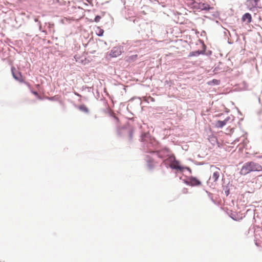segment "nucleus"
<instances>
[{"mask_svg":"<svg viewBox=\"0 0 262 262\" xmlns=\"http://www.w3.org/2000/svg\"><path fill=\"white\" fill-rule=\"evenodd\" d=\"M185 184L191 186H198L201 185V182L196 177L193 176L187 177V178L183 180Z\"/></svg>","mask_w":262,"mask_h":262,"instance_id":"nucleus-4","label":"nucleus"},{"mask_svg":"<svg viewBox=\"0 0 262 262\" xmlns=\"http://www.w3.org/2000/svg\"><path fill=\"white\" fill-rule=\"evenodd\" d=\"M78 109L84 113H89V109L84 105L81 104L78 107Z\"/></svg>","mask_w":262,"mask_h":262,"instance_id":"nucleus-14","label":"nucleus"},{"mask_svg":"<svg viewBox=\"0 0 262 262\" xmlns=\"http://www.w3.org/2000/svg\"><path fill=\"white\" fill-rule=\"evenodd\" d=\"M186 191H187V189H184V191H183V192L184 193H186Z\"/></svg>","mask_w":262,"mask_h":262,"instance_id":"nucleus-33","label":"nucleus"},{"mask_svg":"<svg viewBox=\"0 0 262 262\" xmlns=\"http://www.w3.org/2000/svg\"><path fill=\"white\" fill-rule=\"evenodd\" d=\"M48 99L50 100L53 101L54 100V97H48Z\"/></svg>","mask_w":262,"mask_h":262,"instance_id":"nucleus-28","label":"nucleus"},{"mask_svg":"<svg viewBox=\"0 0 262 262\" xmlns=\"http://www.w3.org/2000/svg\"><path fill=\"white\" fill-rule=\"evenodd\" d=\"M184 167V170L185 169H186L189 174H191L192 173V170L189 167H187V166H183Z\"/></svg>","mask_w":262,"mask_h":262,"instance_id":"nucleus-23","label":"nucleus"},{"mask_svg":"<svg viewBox=\"0 0 262 262\" xmlns=\"http://www.w3.org/2000/svg\"><path fill=\"white\" fill-rule=\"evenodd\" d=\"M242 20L243 22H246L247 24H249L252 21V16L249 13H245L242 18Z\"/></svg>","mask_w":262,"mask_h":262,"instance_id":"nucleus-10","label":"nucleus"},{"mask_svg":"<svg viewBox=\"0 0 262 262\" xmlns=\"http://www.w3.org/2000/svg\"><path fill=\"white\" fill-rule=\"evenodd\" d=\"M101 16L99 15H96L94 18V21L98 23L100 21L101 19Z\"/></svg>","mask_w":262,"mask_h":262,"instance_id":"nucleus-22","label":"nucleus"},{"mask_svg":"<svg viewBox=\"0 0 262 262\" xmlns=\"http://www.w3.org/2000/svg\"><path fill=\"white\" fill-rule=\"evenodd\" d=\"M35 21H36V22H37V21H38V20L37 18H35Z\"/></svg>","mask_w":262,"mask_h":262,"instance_id":"nucleus-34","label":"nucleus"},{"mask_svg":"<svg viewBox=\"0 0 262 262\" xmlns=\"http://www.w3.org/2000/svg\"><path fill=\"white\" fill-rule=\"evenodd\" d=\"M163 163L167 167H169L172 169L179 170L181 172L184 171L183 166H181L180 162L177 160L174 155L171 154L166 160H164Z\"/></svg>","mask_w":262,"mask_h":262,"instance_id":"nucleus-3","label":"nucleus"},{"mask_svg":"<svg viewBox=\"0 0 262 262\" xmlns=\"http://www.w3.org/2000/svg\"><path fill=\"white\" fill-rule=\"evenodd\" d=\"M135 128L128 124V128L126 132L127 133L128 139L129 141H132L133 138V135L135 132Z\"/></svg>","mask_w":262,"mask_h":262,"instance_id":"nucleus-9","label":"nucleus"},{"mask_svg":"<svg viewBox=\"0 0 262 262\" xmlns=\"http://www.w3.org/2000/svg\"><path fill=\"white\" fill-rule=\"evenodd\" d=\"M16 69L14 67L11 68V72L13 75V78L17 81H19L20 82L24 83L26 84L28 87H30V84L28 82L25 81L23 78V76L21 73L19 72L16 71Z\"/></svg>","mask_w":262,"mask_h":262,"instance_id":"nucleus-5","label":"nucleus"},{"mask_svg":"<svg viewBox=\"0 0 262 262\" xmlns=\"http://www.w3.org/2000/svg\"><path fill=\"white\" fill-rule=\"evenodd\" d=\"M239 141L238 139H236L234 141V142H235V141Z\"/></svg>","mask_w":262,"mask_h":262,"instance_id":"nucleus-35","label":"nucleus"},{"mask_svg":"<svg viewBox=\"0 0 262 262\" xmlns=\"http://www.w3.org/2000/svg\"><path fill=\"white\" fill-rule=\"evenodd\" d=\"M230 117H228L226 118H225L224 120L226 121V123H227V122L229 120Z\"/></svg>","mask_w":262,"mask_h":262,"instance_id":"nucleus-26","label":"nucleus"},{"mask_svg":"<svg viewBox=\"0 0 262 262\" xmlns=\"http://www.w3.org/2000/svg\"><path fill=\"white\" fill-rule=\"evenodd\" d=\"M201 4V3H198V2H193L192 3V4H191L192 8L193 9L200 10Z\"/></svg>","mask_w":262,"mask_h":262,"instance_id":"nucleus-17","label":"nucleus"},{"mask_svg":"<svg viewBox=\"0 0 262 262\" xmlns=\"http://www.w3.org/2000/svg\"><path fill=\"white\" fill-rule=\"evenodd\" d=\"M141 140L143 142V150L144 152L155 153L157 157L161 159L168 158L170 155V150L164 147L160 150H156L157 144V141L152 138L149 133H144L141 135Z\"/></svg>","mask_w":262,"mask_h":262,"instance_id":"nucleus-1","label":"nucleus"},{"mask_svg":"<svg viewBox=\"0 0 262 262\" xmlns=\"http://www.w3.org/2000/svg\"><path fill=\"white\" fill-rule=\"evenodd\" d=\"M228 43L229 44H232V42H231V41H229V40L228 41Z\"/></svg>","mask_w":262,"mask_h":262,"instance_id":"nucleus-30","label":"nucleus"},{"mask_svg":"<svg viewBox=\"0 0 262 262\" xmlns=\"http://www.w3.org/2000/svg\"><path fill=\"white\" fill-rule=\"evenodd\" d=\"M29 89H30L31 92L33 95H35V96H36L37 95H38V92H36V91H34V90H31V87H30H30H29Z\"/></svg>","mask_w":262,"mask_h":262,"instance_id":"nucleus-24","label":"nucleus"},{"mask_svg":"<svg viewBox=\"0 0 262 262\" xmlns=\"http://www.w3.org/2000/svg\"><path fill=\"white\" fill-rule=\"evenodd\" d=\"M220 83V80L215 79L207 82V84L209 85H219Z\"/></svg>","mask_w":262,"mask_h":262,"instance_id":"nucleus-16","label":"nucleus"},{"mask_svg":"<svg viewBox=\"0 0 262 262\" xmlns=\"http://www.w3.org/2000/svg\"><path fill=\"white\" fill-rule=\"evenodd\" d=\"M75 94L77 96H80V95L78 94L77 93H75Z\"/></svg>","mask_w":262,"mask_h":262,"instance_id":"nucleus-32","label":"nucleus"},{"mask_svg":"<svg viewBox=\"0 0 262 262\" xmlns=\"http://www.w3.org/2000/svg\"><path fill=\"white\" fill-rule=\"evenodd\" d=\"M111 116H112V117L114 118V119L115 120V122H116V123H119V118H118L117 117H116V116H115V114H111Z\"/></svg>","mask_w":262,"mask_h":262,"instance_id":"nucleus-21","label":"nucleus"},{"mask_svg":"<svg viewBox=\"0 0 262 262\" xmlns=\"http://www.w3.org/2000/svg\"><path fill=\"white\" fill-rule=\"evenodd\" d=\"M123 52V47L120 46L115 47L111 50L110 55L112 57H117Z\"/></svg>","mask_w":262,"mask_h":262,"instance_id":"nucleus-7","label":"nucleus"},{"mask_svg":"<svg viewBox=\"0 0 262 262\" xmlns=\"http://www.w3.org/2000/svg\"><path fill=\"white\" fill-rule=\"evenodd\" d=\"M220 173L218 171L214 172L212 176V179L213 180L214 182H216L219 179Z\"/></svg>","mask_w":262,"mask_h":262,"instance_id":"nucleus-18","label":"nucleus"},{"mask_svg":"<svg viewBox=\"0 0 262 262\" xmlns=\"http://www.w3.org/2000/svg\"><path fill=\"white\" fill-rule=\"evenodd\" d=\"M205 50H198L195 51H192L189 53L188 55V57H197L199 56L201 54H205Z\"/></svg>","mask_w":262,"mask_h":262,"instance_id":"nucleus-12","label":"nucleus"},{"mask_svg":"<svg viewBox=\"0 0 262 262\" xmlns=\"http://www.w3.org/2000/svg\"><path fill=\"white\" fill-rule=\"evenodd\" d=\"M224 190L226 195L227 196L230 194V188L229 187V184L224 187Z\"/></svg>","mask_w":262,"mask_h":262,"instance_id":"nucleus-20","label":"nucleus"},{"mask_svg":"<svg viewBox=\"0 0 262 262\" xmlns=\"http://www.w3.org/2000/svg\"><path fill=\"white\" fill-rule=\"evenodd\" d=\"M37 98L39 100H42V98L41 96L38 94V95L36 96Z\"/></svg>","mask_w":262,"mask_h":262,"instance_id":"nucleus-25","label":"nucleus"},{"mask_svg":"<svg viewBox=\"0 0 262 262\" xmlns=\"http://www.w3.org/2000/svg\"><path fill=\"white\" fill-rule=\"evenodd\" d=\"M39 30L41 31V26L40 25V22H39Z\"/></svg>","mask_w":262,"mask_h":262,"instance_id":"nucleus-29","label":"nucleus"},{"mask_svg":"<svg viewBox=\"0 0 262 262\" xmlns=\"http://www.w3.org/2000/svg\"><path fill=\"white\" fill-rule=\"evenodd\" d=\"M256 158L257 159H262V154L260 155L256 156Z\"/></svg>","mask_w":262,"mask_h":262,"instance_id":"nucleus-27","label":"nucleus"},{"mask_svg":"<svg viewBox=\"0 0 262 262\" xmlns=\"http://www.w3.org/2000/svg\"><path fill=\"white\" fill-rule=\"evenodd\" d=\"M212 9H213V7H211L209 4L201 3L200 10L209 11Z\"/></svg>","mask_w":262,"mask_h":262,"instance_id":"nucleus-13","label":"nucleus"},{"mask_svg":"<svg viewBox=\"0 0 262 262\" xmlns=\"http://www.w3.org/2000/svg\"><path fill=\"white\" fill-rule=\"evenodd\" d=\"M226 124L224 120H218L215 125L217 128H222Z\"/></svg>","mask_w":262,"mask_h":262,"instance_id":"nucleus-15","label":"nucleus"},{"mask_svg":"<svg viewBox=\"0 0 262 262\" xmlns=\"http://www.w3.org/2000/svg\"><path fill=\"white\" fill-rule=\"evenodd\" d=\"M151 101H154V98H151Z\"/></svg>","mask_w":262,"mask_h":262,"instance_id":"nucleus-36","label":"nucleus"},{"mask_svg":"<svg viewBox=\"0 0 262 262\" xmlns=\"http://www.w3.org/2000/svg\"><path fill=\"white\" fill-rule=\"evenodd\" d=\"M262 171V166L258 163L254 161H248L245 162L241 170L240 174L243 176H246L252 172H260Z\"/></svg>","mask_w":262,"mask_h":262,"instance_id":"nucleus-2","label":"nucleus"},{"mask_svg":"<svg viewBox=\"0 0 262 262\" xmlns=\"http://www.w3.org/2000/svg\"><path fill=\"white\" fill-rule=\"evenodd\" d=\"M195 164L199 165H202V164H201L200 163H196Z\"/></svg>","mask_w":262,"mask_h":262,"instance_id":"nucleus-31","label":"nucleus"},{"mask_svg":"<svg viewBox=\"0 0 262 262\" xmlns=\"http://www.w3.org/2000/svg\"><path fill=\"white\" fill-rule=\"evenodd\" d=\"M104 33V30L102 29H101L100 27H97V30H96V34L98 36H102Z\"/></svg>","mask_w":262,"mask_h":262,"instance_id":"nucleus-19","label":"nucleus"},{"mask_svg":"<svg viewBox=\"0 0 262 262\" xmlns=\"http://www.w3.org/2000/svg\"><path fill=\"white\" fill-rule=\"evenodd\" d=\"M145 160L147 162V166L149 170H152L154 168L153 164V159L149 156H146Z\"/></svg>","mask_w":262,"mask_h":262,"instance_id":"nucleus-11","label":"nucleus"},{"mask_svg":"<svg viewBox=\"0 0 262 262\" xmlns=\"http://www.w3.org/2000/svg\"><path fill=\"white\" fill-rule=\"evenodd\" d=\"M127 128H128V124L122 127L119 126L117 125V134L119 137H124L127 133L126 132Z\"/></svg>","mask_w":262,"mask_h":262,"instance_id":"nucleus-8","label":"nucleus"},{"mask_svg":"<svg viewBox=\"0 0 262 262\" xmlns=\"http://www.w3.org/2000/svg\"><path fill=\"white\" fill-rule=\"evenodd\" d=\"M259 2L260 0H247L245 4L249 10L253 11L258 8H261L260 6H258Z\"/></svg>","mask_w":262,"mask_h":262,"instance_id":"nucleus-6","label":"nucleus"}]
</instances>
